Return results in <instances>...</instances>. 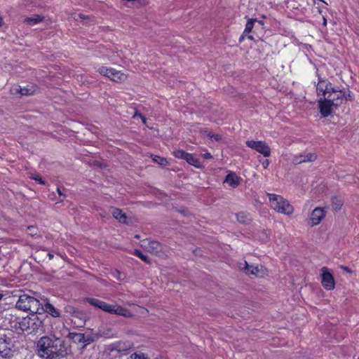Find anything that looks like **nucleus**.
Here are the masks:
<instances>
[{
    "label": "nucleus",
    "instance_id": "f257e3e1",
    "mask_svg": "<svg viewBox=\"0 0 359 359\" xmlns=\"http://www.w3.org/2000/svg\"><path fill=\"white\" fill-rule=\"evenodd\" d=\"M38 355L46 359H60L71 353L70 346L54 334L43 336L36 344Z\"/></svg>",
    "mask_w": 359,
    "mask_h": 359
},
{
    "label": "nucleus",
    "instance_id": "f03ea898",
    "mask_svg": "<svg viewBox=\"0 0 359 359\" xmlns=\"http://www.w3.org/2000/svg\"><path fill=\"white\" fill-rule=\"evenodd\" d=\"M15 328L22 332H37L43 328V318L38 313H30L29 316L16 322Z\"/></svg>",
    "mask_w": 359,
    "mask_h": 359
},
{
    "label": "nucleus",
    "instance_id": "7ed1b4c3",
    "mask_svg": "<svg viewBox=\"0 0 359 359\" xmlns=\"http://www.w3.org/2000/svg\"><path fill=\"white\" fill-rule=\"evenodd\" d=\"M83 302H87L90 305L111 314L119 315L126 318H132L133 316V313L126 308L114 304H109L98 299L86 297L83 299Z\"/></svg>",
    "mask_w": 359,
    "mask_h": 359
},
{
    "label": "nucleus",
    "instance_id": "20e7f679",
    "mask_svg": "<svg viewBox=\"0 0 359 359\" xmlns=\"http://www.w3.org/2000/svg\"><path fill=\"white\" fill-rule=\"evenodd\" d=\"M271 207L277 212L290 215L294 212L293 206L282 196L275 194H267Z\"/></svg>",
    "mask_w": 359,
    "mask_h": 359
},
{
    "label": "nucleus",
    "instance_id": "39448f33",
    "mask_svg": "<svg viewBox=\"0 0 359 359\" xmlns=\"http://www.w3.org/2000/svg\"><path fill=\"white\" fill-rule=\"evenodd\" d=\"M40 306L39 300L27 294H21L15 304L18 310L30 313H39Z\"/></svg>",
    "mask_w": 359,
    "mask_h": 359
},
{
    "label": "nucleus",
    "instance_id": "423d86ee",
    "mask_svg": "<svg viewBox=\"0 0 359 359\" xmlns=\"http://www.w3.org/2000/svg\"><path fill=\"white\" fill-rule=\"evenodd\" d=\"M14 344L12 338L6 334L0 332V355L4 358L13 356Z\"/></svg>",
    "mask_w": 359,
    "mask_h": 359
},
{
    "label": "nucleus",
    "instance_id": "0eeeda50",
    "mask_svg": "<svg viewBox=\"0 0 359 359\" xmlns=\"http://www.w3.org/2000/svg\"><path fill=\"white\" fill-rule=\"evenodd\" d=\"M245 144L248 147L261 154L266 158L271 156V148L269 146V144L264 141L247 140L245 142Z\"/></svg>",
    "mask_w": 359,
    "mask_h": 359
},
{
    "label": "nucleus",
    "instance_id": "6e6552de",
    "mask_svg": "<svg viewBox=\"0 0 359 359\" xmlns=\"http://www.w3.org/2000/svg\"><path fill=\"white\" fill-rule=\"evenodd\" d=\"M98 72L100 74L108 77L115 82H121L126 79V75L114 69L101 67L99 68Z\"/></svg>",
    "mask_w": 359,
    "mask_h": 359
},
{
    "label": "nucleus",
    "instance_id": "1a4fd4ad",
    "mask_svg": "<svg viewBox=\"0 0 359 359\" xmlns=\"http://www.w3.org/2000/svg\"><path fill=\"white\" fill-rule=\"evenodd\" d=\"M321 284L327 290H332L335 287V281L333 275L325 266L321 269Z\"/></svg>",
    "mask_w": 359,
    "mask_h": 359
},
{
    "label": "nucleus",
    "instance_id": "9d476101",
    "mask_svg": "<svg viewBox=\"0 0 359 359\" xmlns=\"http://www.w3.org/2000/svg\"><path fill=\"white\" fill-rule=\"evenodd\" d=\"M44 304L41 303V306H39V313L42 318L47 317L45 313H48L52 317L59 318L60 317V311L56 309L53 304H51L48 299H44Z\"/></svg>",
    "mask_w": 359,
    "mask_h": 359
},
{
    "label": "nucleus",
    "instance_id": "9b49d317",
    "mask_svg": "<svg viewBox=\"0 0 359 359\" xmlns=\"http://www.w3.org/2000/svg\"><path fill=\"white\" fill-rule=\"evenodd\" d=\"M318 104L320 113L323 117H327L332 114L334 105L327 97H320L318 100Z\"/></svg>",
    "mask_w": 359,
    "mask_h": 359
},
{
    "label": "nucleus",
    "instance_id": "f8f14e48",
    "mask_svg": "<svg viewBox=\"0 0 359 359\" xmlns=\"http://www.w3.org/2000/svg\"><path fill=\"white\" fill-rule=\"evenodd\" d=\"M344 97L345 92L336 90L332 88L330 93L328 94L327 99L330 100V102L334 105V107H337L342 104Z\"/></svg>",
    "mask_w": 359,
    "mask_h": 359
},
{
    "label": "nucleus",
    "instance_id": "ddd939ff",
    "mask_svg": "<svg viewBox=\"0 0 359 359\" xmlns=\"http://www.w3.org/2000/svg\"><path fill=\"white\" fill-rule=\"evenodd\" d=\"M332 88V83L330 81L320 78L316 86L317 95L326 97V95L330 93Z\"/></svg>",
    "mask_w": 359,
    "mask_h": 359
},
{
    "label": "nucleus",
    "instance_id": "4468645a",
    "mask_svg": "<svg viewBox=\"0 0 359 359\" xmlns=\"http://www.w3.org/2000/svg\"><path fill=\"white\" fill-rule=\"evenodd\" d=\"M72 320L75 325H76L79 327H83L86 325V321L89 319V316L88 313L83 310L79 309L76 313L72 317Z\"/></svg>",
    "mask_w": 359,
    "mask_h": 359
},
{
    "label": "nucleus",
    "instance_id": "2eb2a0df",
    "mask_svg": "<svg viewBox=\"0 0 359 359\" xmlns=\"http://www.w3.org/2000/svg\"><path fill=\"white\" fill-rule=\"evenodd\" d=\"M326 212L324 208H316L311 212L310 220L311 222V226H313L319 224L321 221L325 218Z\"/></svg>",
    "mask_w": 359,
    "mask_h": 359
},
{
    "label": "nucleus",
    "instance_id": "dca6fc26",
    "mask_svg": "<svg viewBox=\"0 0 359 359\" xmlns=\"http://www.w3.org/2000/svg\"><path fill=\"white\" fill-rule=\"evenodd\" d=\"M245 265L244 271L245 273L255 275L257 277H262L266 271V269L262 265L250 266L246 261H245Z\"/></svg>",
    "mask_w": 359,
    "mask_h": 359
},
{
    "label": "nucleus",
    "instance_id": "f3484780",
    "mask_svg": "<svg viewBox=\"0 0 359 359\" xmlns=\"http://www.w3.org/2000/svg\"><path fill=\"white\" fill-rule=\"evenodd\" d=\"M140 245L151 253H158L161 250L160 243L156 241L143 240Z\"/></svg>",
    "mask_w": 359,
    "mask_h": 359
},
{
    "label": "nucleus",
    "instance_id": "a211bd4d",
    "mask_svg": "<svg viewBox=\"0 0 359 359\" xmlns=\"http://www.w3.org/2000/svg\"><path fill=\"white\" fill-rule=\"evenodd\" d=\"M241 178L233 172L228 173L224 180V182L233 188L237 187L241 184Z\"/></svg>",
    "mask_w": 359,
    "mask_h": 359
},
{
    "label": "nucleus",
    "instance_id": "6ab92c4d",
    "mask_svg": "<svg viewBox=\"0 0 359 359\" xmlns=\"http://www.w3.org/2000/svg\"><path fill=\"white\" fill-rule=\"evenodd\" d=\"M67 337L71 340L73 343L76 344H81L83 343L84 334L78 333L74 332H69L67 335Z\"/></svg>",
    "mask_w": 359,
    "mask_h": 359
},
{
    "label": "nucleus",
    "instance_id": "aec40b11",
    "mask_svg": "<svg viewBox=\"0 0 359 359\" xmlns=\"http://www.w3.org/2000/svg\"><path fill=\"white\" fill-rule=\"evenodd\" d=\"M317 158V156L315 153H308L306 154L300 155L299 156L296 157V161L297 163H306V162H312L314 161Z\"/></svg>",
    "mask_w": 359,
    "mask_h": 359
},
{
    "label": "nucleus",
    "instance_id": "412c9836",
    "mask_svg": "<svg viewBox=\"0 0 359 359\" xmlns=\"http://www.w3.org/2000/svg\"><path fill=\"white\" fill-rule=\"evenodd\" d=\"M44 20V17L39 15H35L32 17H27L23 20V22L29 25H34Z\"/></svg>",
    "mask_w": 359,
    "mask_h": 359
},
{
    "label": "nucleus",
    "instance_id": "4be33fe9",
    "mask_svg": "<svg viewBox=\"0 0 359 359\" xmlns=\"http://www.w3.org/2000/svg\"><path fill=\"white\" fill-rule=\"evenodd\" d=\"M185 161L191 165L194 166L196 168H201L202 167V163L199 161L198 158H196L193 154L188 153Z\"/></svg>",
    "mask_w": 359,
    "mask_h": 359
},
{
    "label": "nucleus",
    "instance_id": "5701e85b",
    "mask_svg": "<svg viewBox=\"0 0 359 359\" xmlns=\"http://www.w3.org/2000/svg\"><path fill=\"white\" fill-rule=\"evenodd\" d=\"M112 215L114 217L118 219L120 222L123 224H127V216L122 212L121 210L118 208L113 209Z\"/></svg>",
    "mask_w": 359,
    "mask_h": 359
},
{
    "label": "nucleus",
    "instance_id": "b1692460",
    "mask_svg": "<svg viewBox=\"0 0 359 359\" xmlns=\"http://www.w3.org/2000/svg\"><path fill=\"white\" fill-rule=\"evenodd\" d=\"M98 337L95 335L88 334L86 335L84 334V340L83 345L81 347V350H83L86 348L87 345L90 344L94 342Z\"/></svg>",
    "mask_w": 359,
    "mask_h": 359
},
{
    "label": "nucleus",
    "instance_id": "393cba45",
    "mask_svg": "<svg viewBox=\"0 0 359 359\" xmlns=\"http://www.w3.org/2000/svg\"><path fill=\"white\" fill-rule=\"evenodd\" d=\"M151 157L153 161L158 163V165L167 166L169 165L170 164L168 161L165 158L157 155H151Z\"/></svg>",
    "mask_w": 359,
    "mask_h": 359
},
{
    "label": "nucleus",
    "instance_id": "a878e982",
    "mask_svg": "<svg viewBox=\"0 0 359 359\" xmlns=\"http://www.w3.org/2000/svg\"><path fill=\"white\" fill-rule=\"evenodd\" d=\"M255 21H257L255 18H250L248 20L243 34H249L252 32Z\"/></svg>",
    "mask_w": 359,
    "mask_h": 359
},
{
    "label": "nucleus",
    "instance_id": "bb28decb",
    "mask_svg": "<svg viewBox=\"0 0 359 359\" xmlns=\"http://www.w3.org/2000/svg\"><path fill=\"white\" fill-rule=\"evenodd\" d=\"M79 308L74 307L70 304H67L64 306V311L72 317L76 313Z\"/></svg>",
    "mask_w": 359,
    "mask_h": 359
},
{
    "label": "nucleus",
    "instance_id": "cd10ccee",
    "mask_svg": "<svg viewBox=\"0 0 359 359\" xmlns=\"http://www.w3.org/2000/svg\"><path fill=\"white\" fill-rule=\"evenodd\" d=\"M187 154H188V152H186L185 151H184L182 149H177L172 152V155L175 158H177L178 159H184V160H185Z\"/></svg>",
    "mask_w": 359,
    "mask_h": 359
},
{
    "label": "nucleus",
    "instance_id": "c85d7f7f",
    "mask_svg": "<svg viewBox=\"0 0 359 359\" xmlns=\"http://www.w3.org/2000/svg\"><path fill=\"white\" fill-rule=\"evenodd\" d=\"M237 220L241 224H245L249 220L248 214L244 212H241L236 214Z\"/></svg>",
    "mask_w": 359,
    "mask_h": 359
},
{
    "label": "nucleus",
    "instance_id": "c756f323",
    "mask_svg": "<svg viewBox=\"0 0 359 359\" xmlns=\"http://www.w3.org/2000/svg\"><path fill=\"white\" fill-rule=\"evenodd\" d=\"M332 206L335 210H340L342 206V202L337 197H333L332 198Z\"/></svg>",
    "mask_w": 359,
    "mask_h": 359
},
{
    "label": "nucleus",
    "instance_id": "7c9ffc66",
    "mask_svg": "<svg viewBox=\"0 0 359 359\" xmlns=\"http://www.w3.org/2000/svg\"><path fill=\"white\" fill-rule=\"evenodd\" d=\"M15 90L17 92H19L21 95H30L33 94L34 90H32L31 88H21L19 87V88H15Z\"/></svg>",
    "mask_w": 359,
    "mask_h": 359
},
{
    "label": "nucleus",
    "instance_id": "2f4dec72",
    "mask_svg": "<svg viewBox=\"0 0 359 359\" xmlns=\"http://www.w3.org/2000/svg\"><path fill=\"white\" fill-rule=\"evenodd\" d=\"M136 118H140L142 120V123L146 126L148 128L152 129L153 127L147 124V121L145 116H144L141 113H139L136 111L135 113Z\"/></svg>",
    "mask_w": 359,
    "mask_h": 359
},
{
    "label": "nucleus",
    "instance_id": "473e14b6",
    "mask_svg": "<svg viewBox=\"0 0 359 359\" xmlns=\"http://www.w3.org/2000/svg\"><path fill=\"white\" fill-rule=\"evenodd\" d=\"M136 257H138L145 262H149L147 256L144 255L140 250L136 249Z\"/></svg>",
    "mask_w": 359,
    "mask_h": 359
},
{
    "label": "nucleus",
    "instance_id": "72a5a7b5",
    "mask_svg": "<svg viewBox=\"0 0 359 359\" xmlns=\"http://www.w3.org/2000/svg\"><path fill=\"white\" fill-rule=\"evenodd\" d=\"M208 136L210 138V139H213L215 140V141H219L222 140V137L220 135H218V134H215V133H210Z\"/></svg>",
    "mask_w": 359,
    "mask_h": 359
},
{
    "label": "nucleus",
    "instance_id": "f704fd0d",
    "mask_svg": "<svg viewBox=\"0 0 359 359\" xmlns=\"http://www.w3.org/2000/svg\"><path fill=\"white\" fill-rule=\"evenodd\" d=\"M32 179L35 180L36 182H38L41 184H46V182L39 175H34L33 177H32Z\"/></svg>",
    "mask_w": 359,
    "mask_h": 359
},
{
    "label": "nucleus",
    "instance_id": "c9c22d12",
    "mask_svg": "<svg viewBox=\"0 0 359 359\" xmlns=\"http://www.w3.org/2000/svg\"><path fill=\"white\" fill-rule=\"evenodd\" d=\"M245 36H247V37H248V39H250V40H251V41L254 40V37H253V36H252V35H248V34H243H243L241 35V36L239 37V39H238V41H239V42H240V43H241V42L244 40V39H245Z\"/></svg>",
    "mask_w": 359,
    "mask_h": 359
},
{
    "label": "nucleus",
    "instance_id": "e433bc0d",
    "mask_svg": "<svg viewBox=\"0 0 359 359\" xmlns=\"http://www.w3.org/2000/svg\"><path fill=\"white\" fill-rule=\"evenodd\" d=\"M136 314L137 313H141L142 314L146 313L148 312L147 309H144V307L141 306H136V310H135Z\"/></svg>",
    "mask_w": 359,
    "mask_h": 359
},
{
    "label": "nucleus",
    "instance_id": "4c0bfd02",
    "mask_svg": "<svg viewBox=\"0 0 359 359\" xmlns=\"http://www.w3.org/2000/svg\"><path fill=\"white\" fill-rule=\"evenodd\" d=\"M201 156L205 159H212V154L207 150H205V153L201 154Z\"/></svg>",
    "mask_w": 359,
    "mask_h": 359
},
{
    "label": "nucleus",
    "instance_id": "58836bf2",
    "mask_svg": "<svg viewBox=\"0 0 359 359\" xmlns=\"http://www.w3.org/2000/svg\"><path fill=\"white\" fill-rule=\"evenodd\" d=\"M28 231H29V233L31 236H34V235H36V228H35L34 226H28Z\"/></svg>",
    "mask_w": 359,
    "mask_h": 359
},
{
    "label": "nucleus",
    "instance_id": "ea45409f",
    "mask_svg": "<svg viewBox=\"0 0 359 359\" xmlns=\"http://www.w3.org/2000/svg\"><path fill=\"white\" fill-rule=\"evenodd\" d=\"M262 163V165L264 168H267L270 164V161L268 159H264L263 161H259Z\"/></svg>",
    "mask_w": 359,
    "mask_h": 359
},
{
    "label": "nucleus",
    "instance_id": "a19ab883",
    "mask_svg": "<svg viewBox=\"0 0 359 359\" xmlns=\"http://www.w3.org/2000/svg\"><path fill=\"white\" fill-rule=\"evenodd\" d=\"M136 359H149V358L144 353L138 354L136 353Z\"/></svg>",
    "mask_w": 359,
    "mask_h": 359
},
{
    "label": "nucleus",
    "instance_id": "79ce46f5",
    "mask_svg": "<svg viewBox=\"0 0 359 359\" xmlns=\"http://www.w3.org/2000/svg\"><path fill=\"white\" fill-rule=\"evenodd\" d=\"M137 4L141 6L146 5L147 4V0H136V4Z\"/></svg>",
    "mask_w": 359,
    "mask_h": 359
},
{
    "label": "nucleus",
    "instance_id": "37998d69",
    "mask_svg": "<svg viewBox=\"0 0 359 359\" xmlns=\"http://www.w3.org/2000/svg\"><path fill=\"white\" fill-rule=\"evenodd\" d=\"M344 99L346 100H353V95L349 93L348 95L345 94Z\"/></svg>",
    "mask_w": 359,
    "mask_h": 359
},
{
    "label": "nucleus",
    "instance_id": "c03bdc74",
    "mask_svg": "<svg viewBox=\"0 0 359 359\" xmlns=\"http://www.w3.org/2000/svg\"><path fill=\"white\" fill-rule=\"evenodd\" d=\"M94 165L97 167L102 168V163L99 161H94Z\"/></svg>",
    "mask_w": 359,
    "mask_h": 359
},
{
    "label": "nucleus",
    "instance_id": "a18cd8bd",
    "mask_svg": "<svg viewBox=\"0 0 359 359\" xmlns=\"http://www.w3.org/2000/svg\"><path fill=\"white\" fill-rule=\"evenodd\" d=\"M116 273H118V277H117V278H118V280H122V279H123V277H122V276H124V274H122V273H121V272H119V271H116Z\"/></svg>",
    "mask_w": 359,
    "mask_h": 359
},
{
    "label": "nucleus",
    "instance_id": "49530a36",
    "mask_svg": "<svg viewBox=\"0 0 359 359\" xmlns=\"http://www.w3.org/2000/svg\"><path fill=\"white\" fill-rule=\"evenodd\" d=\"M323 25L324 27H326L327 26V19L325 16H323Z\"/></svg>",
    "mask_w": 359,
    "mask_h": 359
},
{
    "label": "nucleus",
    "instance_id": "de8ad7c7",
    "mask_svg": "<svg viewBox=\"0 0 359 359\" xmlns=\"http://www.w3.org/2000/svg\"><path fill=\"white\" fill-rule=\"evenodd\" d=\"M48 257L50 259H52L53 257H54V255L53 254H52L51 252H48Z\"/></svg>",
    "mask_w": 359,
    "mask_h": 359
},
{
    "label": "nucleus",
    "instance_id": "09e8293b",
    "mask_svg": "<svg viewBox=\"0 0 359 359\" xmlns=\"http://www.w3.org/2000/svg\"><path fill=\"white\" fill-rule=\"evenodd\" d=\"M79 17L81 19H86L87 18L86 15H84L83 14H81V13L79 14Z\"/></svg>",
    "mask_w": 359,
    "mask_h": 359
},
{
    "label": "nucleus",
    "instance_id": "8fccbe9b",
    "mask_svg": "<svg viewBox=\"0 0 359 359\" xmlns=\"http://www.w3.org/2000/svg\"><path fill=\"white\" fill-rule=\"evenodd\" d=\"M57 193H58V194H59L60 196H63V195H64V194H62V192L61 191L60 189V188H58V187L57 188Z\"/></svg>",
    "mask_w": 359,
    "mask_h": 359
},
{
    "label": "nucleus",
    "instance_id": "3c124183",
    "mask_svg": "<svg viewBox=\"0 0 359 359\" xmlns=\"http://www.w3.org/2000/svg\"><path fill=\"white\" fill-rule=\"evenodd\" d=\"M128 359H135V353L131 354Z\"/></svg>",
    "mask_w": 359,
    "mask_h": 359
},
{
    "label": "nucleus",
    "instance_id": "603ef678",
    "mask_svg": "<svg viewBox=\"0 0 359 359\" xmlns=\"http://www.w3.org/2000/svg\"><path fill=\"white\" fill-rule=\"evenodd\" d=\"M3 23H4L3 18L1 17H0V27H1L3 25Z\"/></svg>",
    "mask_w": 359,
    "mask_h": 359
},
{
    "label": "nucleus",
    "instance_id": "864d4df0",
    "mask_svg": "<svg viewBox=\"0 0 359 359\" xmlns=\"http://www.w3.org/2000/svg\"><path fill=\"white\" fill-rule=\"evenodd\" d=\"M259 24H260L261 25H264V22L262 20H257V21Z\"/></svg>",
    "mask_w": 359,
    "mask_h": 359
},
{
    "label": "nucleus",
    "instance_id": "5fc2aeb1",
    "mask_svg": "<svg viewBox=\"0 0 359 359\" xmlns=\"http://www.w3.org/2000/svg\"><path fill=\"white\" fill-rule=\"evenodd\" d=\"M3 294L0 293V300L2 299Z\"/></svg>",
    "mask_w": 359,
    "mask_h": 359
},
{
    "label": "nucleus",
    "instance_id": "6e6d98bb",
    "mask_svg": "<svg viewBox=\"0 0 359 359\" xmlns=\"http://www.w3.org/2000/svg\"><path fill=\"white\" fill-rule=\"evenodd\" d=\"M318 12H319V13H320V14L322 13V11H321L320 8H318Z\"/></svg>",
    "mask_w": 359,
    "mask_h": 359
},
{
    "label": "nucleus",
    "instance_id": "4d7b16f0",
    "mask_svg": "<svg viewBox=\"0 0 359 359\" xmlns=\"http://www.w3.org/2000/svg\"><path fill=\"white\" fill-rule=\"evenodd\" d=\"M135 238L136 239H139V236L136 234Z\"/></svg>",
    "mask_w": 359,
    "mask_h": 359
},
{
    "label": "nucleus",
    "instance_id": "13d9d810",
    "mask_svg": "<svg viewBox=\"0 0 359 359\" xmlns=\"http://www.w3.org/2000/svg\"><path fill=\"white\" fill-rule=\"evenodd\" d=\"M358 359H359V358H358Z\"/></svg>",
    "mask_w": 359,
    "mask_h": 359
}]
</instances>
